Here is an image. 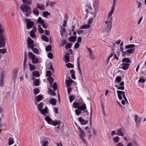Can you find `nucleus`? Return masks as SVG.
<instances>
[{"instance_id": "nucleus-45", "label": "nucleus", "mask_w": 146, "mask_h": 146, "mask_svg": "<svg viewBox=\"0 0 146 146\" xmlns=\"http://www.w3.org/2000/svg\"><path fill=\"white\" fill-rule=\"evenodd\" d=\"M48 142L46 140H44L42 142V146H47L48 145Z\"/></svg>"}, {"instance_id": "nucleus-44", "label": "nucleus", "mask_w": 146, "mask_h": 146, "mask_svg": "<svg viewBox=\"0 0 146 146\" xmlns=\"http://www.w3.org/2000/svg\"><path fill=\"white\" fill-rule=\"evenodd\" d=\"M42 15L45 17H47L48 15H50V14L47 11H44L42 13Z\"/></svg>"}, {"instance_id": "nucleus-37", "label": "nucleus", "mask_w": 146, "mask_h": 146, "mask_svg": "<svg viewBox=\"0 0 146 146\" xmlns=\"http://www.w3.org/2000/svg\"><path fill=\"white\" fill-rule=\"evenodd\" d=\"M33 12L35 15L36 16H38L39 13L38 10L36 8H34L33 10Z\"/></svg>"}, {"instance_id": "nucleus-20", "label": "nucleus", "mask_w": 146, "mask_h": 146, "mask_svg": "<svg viewBox=\"0 0 146 146\" xmlns=\"http://www.w3.org/2000/svg\"><path fill=\"white\" fill-rule=\"evenodd\" d=\"M4 32V29L1 27L0 28V37H5V35L3 34Z\"/></svg>"}, {"instance_id": "nucleus-22", "label": "nucleus", "mask_w": 146, "mask_h": 146, "mask_svg": "<svg viewBox=\"0 0 146 146\" xmlns=\"http://www.w3.org/2000/svg\"><path fill=\"white\" fill-rule=\"evenodd\" d=\"M77 38V36H71L70 38H69V40L71 42H75Z\"/></svg>"}, {"instance_id": "nucleus-64", "label": "nucleus", "mask_w": 146, "mask_h": 146, "mask_svg": "<svg viewBox=\"0 0 146 146\" xmlns=\"http://www.w3.org/2000/svg\"><path fill=\"white\" fill-rule=\"evenodd\" d=\"M115 146H125L121 142H119L116 144Z\"/></svg>"}, {"instance_id": "nucleus-5", "label": "nucleus", "mask_w": 146, "mask_h": 146, "mask_svg": "<svg viewBox=\"0 0 146 146\" xmlns=\"http://www.w3.org/2000/svg\"><path fill=\"white\" fill-rule=\"evenodd\" d=\"M29 58L32 60V63L34 64H36L38 62V59L35 57L36 56L32 52H29L28 53Z\"/></svg>"}, {"instance_id": "nucleus-23", "label": "nucleus", "mask_w": 146, "mask_h": 146, "mask_svg": "<svg viewBox=\"0 0 146 146\" xmlns=\"http://www.w3.org/2000/svg\"><path fill=\"white\" fill-rule=\"evenodd\" d=\"M65 62L66 63L70 61L69 53H67L65 55Z\"/></svg>"}, {"instance_id": "nucleus-10", "label": "nucleus", "mask_w": 146, "mask_h": 146, "mask_svg": "<svg viewBox=\"0 0 146 146\" xmlns=\"http://www.w3.org/2000/svg\"><path fill=\"white\" fill-rule=\"evenodd\" d=\"M67 79L66 80L65 83L66 86L68 87H70L72 83L74 82L70 77L66 78Z\"/></svg>"}, {"instance_id": "nucleus-36", "label": "nucleus", "mask_w": 146, "mask_h": 146, "mask_svg": "<svg viewBox=\"0 0 146 146\" xmlns=\"http://www.w3.org/2000/svg\"><path fill=\"white\" fill-rule=\"evenodd\" d=\"M38 30L40 34H42L44 33V31L40 25H38Z\"/></svg>"}, {"instance_id": "nucleus-58", "label": "nucleus", "mask_w": 146, "mask_h": 146, "mask_svg": "<svg viewBox=\"0 0 146 146\" xmlns=\"http://www.w3.org/2000/svg\"><path fill=\"white\" fill-rule=\"evenodd\" d=\"M75 111L77 115H79L81 113V110H76Z\"/></svg>"}, {"instance_id": "nucleus-40", "label": "nucleus", "mask_w": 146, "mask_h": 146, "mask_svg": "<svg viewBox=\"0 0 146 146\" xmlns=\"http://www.w3.org/2000/svg\"><path fill=\"white\" fill-rule=\"evenodd\" d=\"M86 133L88 134V137L89 138H91L92 136L91 132L90 131L89 129L87 131H86Z\"/></svg>"}, {"instance_id": "nucleus-35", "label": "nucleus", "mask_w": 146, "mask_h": 146, "mask_svg": "<svg viewBox=\"0 0 146 146\" xmlns=\"http://www.w3.org/2000/svg\"><path fill=\"white\" fill-rule=\"evenodd\" d=\"M37 7L40 9L42 10L44 9V6L42 5H40L39 4H36Z\"/></svg>"}, {"instance_id": "nucleus-49", "label": "nucleus", "mask_w": 146, "mask_h": 146, "mask_svg": "<svg viewBox=\"0 0 146 146\" xmlns=\"http://www.w3.org/2000/svg\"><path fill=\"white\" fill-rule=\"evenodd\" d=\"M65 20H64L63 21V26L64 27H65L66 26L67 22V18L66 17H65Z\"/></svg>"}, {"instance_id": "nucleus-39", "label": "nucleus", "mask_w": 146, "mask_h": 146, "mask_svg": "<svg viewBox=\"0 0 146 146\" xmlns=\"http://www.w3.org/2000/svg\"><path fill=\"white\" fill-rule=\"evenodd\" d=\"M35 33V32H33V31H31L30 33V36L32 38H34L35 37L36 35Z\"/></svg>"}, {"instance_id": "nucleus-11", "label": "nucleus", "mask_w": 146, "mask_h": 146, "mask_svg": "<svg viewBox=\"0 0 146 146\" xmlns=\"http://www.w3.org/2000/svg\"><path fill=\"white\" fill-rule=\"evenodd\" d=\"M27 44L28 47L30 48H32L33 47H34L33 41L29 37L28 38Z\"/></svg>"}, {"instance_id": "nucleus-59", "label": "nucleus", "mask_w": 146, "mask_h": 146, "mask_svg": "<svg viewBox=\"0 0 146 146\" xmlns=\"http://www.w3.org/2000/svg\"><path fill=\"white\" fill-rule=\"evenodd\" d=\"M137 8L138 9H139L141 6L142 5V3L139 1H137Z\"/></svg>"}, {"instance_id": "nucleus-38", "label": "nucleus", "mask_w": 146, "mask_h": 146, "mask_svg": "<svg viewBox=\"0 0 146 146\" xmlns=\"http://www.w3.org/2000/svg\"><path fill=\"white\" fill-rule=\"evenodd\" d=\"M145 79L144 77L143 76H141L138 82H140L144 83L145 82Z\"/></svg>"}, {"instance_id": "nucleus-21", "label": "nucleus", "mask_w": 146, "mask_h": 146, "mask_svg": "<svg viewBox=\"0 0 146 146\" xmlns=\"http://www.w3.org/2000/svg\"><path fill=\"white\" fill-rule=\"evenodd\" d=\"M91 27V25L88 24V25H84L80 26V28L82 29H88L90 28Z\"/></svg>"}, {"instance_id": "nucleus-28", "label": "nucleus", "mask_w": 146, "mask_h": 146, "mask_svg": "<svg viewBox=\"0 0 146 146\" xmlns=\"http://www.w3.org/2000/svg\"><path fill=\"white\" fill-rule=\"evenodd\" d=\"M33 75L34 77H39V74L38 72L37 71H34L32 72Z\"/></svg>"}, {"instance_id": "nucleus-19", "label": "nucleus", "mask_w": 146, "mask_h": 146, "mask_svg": "<svg viewBox=\"0 0 146 146\" xmlns=\"http://www.w3.org/2000/svg\"><path fill=\"white\" fill-rule=\"evenodd\" d=\"M48 108L47 107L45 108L43 110H42L40 112V113L42 115H43L44 116H46V113H47L48 111Z\"/></svg>"}, {"instance_id": "nucleus-6", "label": "nucleus", "mask_w": 146, "mask_h": 146, "mask_svg": "<svg viewBox=\"0 0 146 146\" xmlns=\"http://www.w3.org/2000/svg\"><path fill=\"white\" fill-rule=\"evenodd\" d=\"M80 105V104L79 103L74 102L73 104V107L75 108H78V110H81V111L84 110L86 109V107L85 104L81 106H79Z\"/></svg>"}, {"instance_id": "nucleus-24", "label": "nucleus", "mask_w": 146, "mask_h": 146, "mask_svg": "<svg viewBox=\"0 0 146 146\" xmlns=\"http://www.w3.org/2000/svg\"><path fill=\"white\" fill-rule=\"evenodd\" d=\"M56 100L54 98H51L49 101V103L53 105H55L56 104Z\"/></svg>"}, {"instance_id": "nucleus-47", "label": "nucleus", "mask_w": 146, "mask_h": 146, "mask_svg": "<svg viewBox=\"0 0 146 146\" xmlns=\"http://www.w3.org/2000/svg\"><path fill=\"white\" fill-rule=\"evenodd\" d=\"M115 87L117 88V89L119 90H123L124 89V86H119L118 85H115Z\"/></svg>"}, {"instance_id": "nucleus-15", "label": "nucleus", "mask_w": 146, "mask_h": 146, "mask_svg": "<svg viewBox=\"0 0 146 146\" xmlns=\"http://www.w3.org/2000/svg\"><path fill=\"white\" fill-rule=\"evenodd\" d=\"M141 118L139 117L137 115H135V120L137 126H138L139 125L141 122Z\"/></svg>"}, {"instance_id": "nucleus-57", "label": "nucleus", "mask_w": 146, "mask_h": 146, "mask_svg": "<svg viewBox=\"0 0 146 146\" xmlns=\"http://www.w3.org/2000/svg\"><path fill=\"white\" fill-rule=\"evenodd\" d=\"M48 57L50 59H52L53 58V56L52 53L51 52H49L48 54Z\"/></svg>"}, {"instance_id": "nucleus-4", "label": "nucleus", "mask_w": 146, "mask_h": 146, "mask_svg": "<svg viewBox=\"0 0 146 146\" xmlns=\"http://www.w3.org/2000/svg\"><path fill=\"white\" fill-rule=\"evenodd\" d=\"M78 128L80 132L79 136L80 139L84 143L86 144V140L85 138L86 136L85 132L80 127H79Z\"/></svg>"}, {"instance_id": "nucleus-17", "label": "nucleus", "mask_w": 146, "mask_h": 146, "mask_svg": "<svg viewBox=\"0 0 146 146\" xmlns=\"http://www.w3.org/2000/svg\"><path fill=\"white\" fill-rule=\"evenodd\" d=\"M116 135L119 136L123 137L124 134L123 133L122 129L121 128H120L118 129L117 131Z\"/></svg>"}, {"instance_id": "nucleus-61", "label": "nucleus", "mask_w": 146, "mask_h": 146, "mask_svg": "<svg viewBox=\"0 0 146 146\" xmlns=\"http://www.w3.org/2000/svg\"><path fill=\"white\" fill-rule=\"evenodd\" d=\"M49 92L53 96H55V92L50 89H49Z\"/></svg>"}, {"instance_id": "nucleus-1", "label": "nucleus", "mask_w": 146, "mask_h": 146, "mask_svg": "<svg viewBox=\"0 0 146 146\" xmlns=\"http://www.w3.org/2000/svg\"><path fill=\"white\" fill-rule=\"evenodd\" d=\"M123 45V42H121L120 45V50L122 53V56H130L131 54H134L135 48V45L134 44H128L125 47L126 50L123 49L122 47Z\"/></svg>"}, {"instance_id": "nucleus-62", "label": "nucleus", "mask_w": 146, "mask_h": 146, "mask_svg": "<svg viewBox=\"0 0 146 146\" xmlns=\"http://www.w3.org/2000/svg\"><path fill=\"white\" fill-rule=\"evenodd\" d=\"M108 18V23L111 24H112V17H111L110 18Z\"/></svg>"}, {"instance_id": "nucleus-34", "label": "nucleus", "mask_w": 146, "mask_h": 146, "mask_svg": "<svg viewBox=\"0 0 146 146\" xmlns=\"http://www.w3.org/2000/svg\"><path fill=\"white\" fill-rule=\"evenodd\" d=\"M48 80L50 84H52L54 81L53 78L52 77H49L48 78Z\"/></svg>"}, {"instance_id": "nucleus-9", "label": "nucleus", "mask_w": 146, "mask_h": 146, "mask_svg": "<svg viewBox=\"0 0 146 146\" xmlns=\"http://www.w3.org/2000/svg\"><path fill=\"white\" fill-rule=\"evenodd\" d=\"M25 21L26 23L27 27L28 29L32 28L34 25V23L31 21L30 19H26Z\"/></svg>"}, {"instance_id": "nucleus-48", "label": "nucleus", "mask_w": 146, "mask_h": 146, "mask_svg": "<svg viewBox=\"0 0 146 146\" xmlns=\"http://www.w3.org/2000/svg\"><path fill=\"white\" fill-rule=\"evenodd\" d=\"M31 49L34 53L37 54H38L39 51L36 48H34L33 47V48Z\"/></svg>"}, {"instance_id": "nucleus-31", "label": "nucleus", "mask_w": 146, "mask_h": 146, "mask_svg": "<svg viewBox=\"0 0 146 146\" xmlns=\"http://www.w3.org/2000/svg\"><path fill=\"white\" fill-rule=\"evenodd\" d=\"M113 140L115 143H118L119 140V138L118 136H116L114 137L113 138Z\"/></svg>"}, {"instance_id": "nucleus-55", "label": "nucleus", "mask_w": 146, "mask_h": 146, "mask_svg": "<svg viewBox=\"0 0 146 146\" xmlns=\"http://www.w3.org/2000/svg\"><path fill=\"white\" fill-rule=\"evenodd\" d=\"M52 87H53L54 90V91H56L57 89V86L56 85V83L55 82H54V84L52 86Z\"/></svg>"}, {"instance_id": "nucleus-42", "label": "nucleus", "mask_w": 146, "mask_h": 146, "mask_svg": "<svg viewBox=\"0 0 146 146\" xmlns=\"http://www.w3.org/2000/svg\"><path fill=\"white\" fill-rule=\"evenodd\" d=\"M46 50L47 52L49 51H51V46L50 45H48L47 46H46Z\"/></svg>"}, {"instance_id": "nucleus-8", "label": "nucleus", "mask_w": 146, "mask_h": 146, "mask_svg": "<svg viewBox=\"0 0 146 146\" xmlns=\"http://www.w3.org/2000/svg\"><path fill=\"white\" fill-rule=\"evenodd\" d=\"M37 23L42 25V27L44 29H46L47 27V23H46L44 20L40 17H38V19Z\"/></svg>"}, {"instance_id": "nucleus-46", "label": "nucleus", "mask_w": 146, "mask_h": 146, "mask_svg": "<svg viewBox=\"0 0 146 146\" xmlns=\"http://www.w3.org/2000/svg\"><path fill=\"white\" fill-rule=\"evenodd\" d=\"M114 9H111L110 11L109 12L108 15V18H110L113 13Z\"/></svg>"}, {"instance_id": "nucleus-16", "label": "nucleus", "mask_w": 146, "mask_h": 146, "mask_svg": "<svg viewBox=\"0 0 146 146\" xmlns=\"http://www.w3.org/2000/svg\"><path fill=\"white\" fill-rule=\"evenodd\" d=\"M79 121L80 122L82 125H84L88 123V120H85L83 119L82 117H80L78 118Z\"/></svg>"}, {"instance_id": "nucleus-32", "label": "nucleus", "mask_w": 146, "mask_h": 146, "mask_svg": "<svg viewBox=\"0 0 146 146\" xmlns=\"http://www.w3.org/2000/svg\"><path fill=\"white\" fill-rule=\"evenodd\" d=\"M29 68L31 71L34 70L35 69V66L29 63Z\"/></svg>"}, {"instance_id": "nucleus-50", "label": "nucleus", "mask_w": 146, "mask_h": 146, "mask_svg": "<svg viewBox=\"0 0 146 146\" xmlns=\"http://www.w3.org/2000/svg\"><path fill=\"white\" fill-rule=\"evenodd\" d=\"M121 77L120 76H118L116 78L115 81L117 83H119L121 82Z\"/></svg>"}, {"instance_id": "nucleus-18", "label": "nucleus", "mask_w": 146, "mask_h": 146, "mask_svg": "<svg viewBox=\"0 0 146 146\" xmlns=\"http://www.w3.org/2000/svg\"><path fill=\"white\" fill-rule=\"evenodd\" d=\"M122 62L123 63H125L127 64L129 63H131V60L128 58H123L122 60Z\"/></svg>"}, {"instance_id": "nucleus-63", "label": "nucleus", "mask_w": 146, "mask_h": 146, "mask_svg": "<svg viewBox=\"0 0 146 146\" xmlns=\"http://www.w3.org/2000/svg\"><path fill=\"white\" fill-rule=\"evenodd\" d=\"M79 43L78 42H76L75 44L74 47L75 49L78 48L79 46Z\"/></svg>"}, {"instance_id": "nucleus-56", "label": "nucleus", "mask_w": 146, "mask_h": 146, "mask_svg": "<svg viewBox=\"0 0 146 146\" xmlns=\"http://www.w3.org/2000/svg\"><path fill=\"white\" fill-rule=\"evenodd\" d=\"M52 75L51 72L49 70L47 71L46 76L47 77H51L50 76Z\"/></svg>"}, {"instance_id": "nucleus-33", "label": "nucleus", "mask_w": 146, "mask_h": 146, "mask_svg": "<svg viewBox=\"0 0 146 146\" xmlns=\"http://www.w3.org/2000/svg\"><path fill=\"white\" fill-rule=\"evenodd\" d=\"M43 98V97L42 96L40 95H38L37 96V98H36V100L38 102L42 100Z\"/></svg>"}, {"instance_id": "nucleus-14", "label": "nucleus", "mask_w": 146, "mask_h": 146, "mask_svg": "<svg viewBox=\"0 0 146 146\" xmlns=\"http://www.w3.org/2000/svg\"><path fill=\"white\" fill-rule=\"evenodd\" d=\"M121 67L124 70L128 69L130 66V64L125 63H123L120 65Z\"/></svg>"}, {"instance_id": "nucleus-2", "label": "nucleus", "mask_w": 146, "mask_h": 146, "mask_svg": "<svg viewBox=\"0 0 146 146\" xmlns=\"http://www.w3.org/2000/svg\"><path fill=\"white\" fill-rule=\"evenodd\" d=\"M21 0L23 3H26V4H23L20 7V8L23 13H26V16L28 17L29 16L32 12L31 10L30 7L28 5L31 4L32 1L31 0Z\"/></svg>"}, {"instance_id": "nucleus-54", "label": "nucleus", "mask_w": 146, "mask_h": 146, "mask_svg": "<svg viewBox=\"0 0 146 146\" xmlns=\"http://www.w3.org/2000/svg\"><path fill=\"white\" fill-rule=\"evenodd\" d=\"M7 52V50L5 49H0V53L4 54L6 53Z\"/></svg>"}, {"instance_id": "nucleus-29", "label": "nucleus", "mask_w": 146, "mask_h": 146, "mask_svg": "<svg viewBox=\"0 0 146 146\" xmlns=\"http://www.w3.org/2000/svg\"><path fill=\"white\" fill-rule=\"evenodd\" d=\"M69 98L70 102L71 103L75 99V97L73 95L70 94L69 96Z\"/></svg>"}, {"instance_id": "nucleus-51", "label": "nucleus", "mask_w": 146, "mask_h": 146, "mask_svg": "<svg viewBox=\"0 0 146 146\" xmlns=\"http://www.w3.org/2000/svg\"><path fill=\"white\" fill-rule=\"evenodd\" d=\"M33 92L36 95L39 93V90L38 88H36L33 90Z\"/></svg>"}, {"instance_id": "nucleus-27", "label": "nucleus", "mask_w": 146, "mask_h": 146, "mask_svg": "<svg viewBox=\"0 0 146 146\" xmlns=\"http://www.w3.org/2000/svg\"><path fill=\"white\" fill-rule=\"evenodd\" d=\"M92 109H93V108L91 106V112H90V127H92Z\"/></svg>"}, {"instance_id": "nucleus-41", "label": "nucleus", "mask_w": 146, "mask_h": 146, "mask_svg": "<svg viewBox=\"0 0 146 146\" xmlns=\"http://www.w3.org/2000/svg\"><path fill=\"white\" fill-rule=\"evenodd\" d=\"M92 9L91 7L90 6L86 5V7L85 11L87 13L89 12L88 10H91Z\"/></svg>"}, {"instance_id": "nucleus-25", "label": "nucleus", "mask_w": 146, "mask_h": 146, "mask_svg": "<svg viewBox=\"0 0 146 146\" xmlns=\"http://www.w3.org/2000/svg\"><path fill=\"white\" fill-rule=\"evenodd\" d=\"M43 105V103L42 102H40L38 104L37 106V109L39 111L42 109Z\"/></svg>"}, {"instance_id": "nucleus-53", "label": "nucleus", "mask_w": 146, "mask_h": 146, "mask_svg": "<svg viewBox=\"0 0 146 146\" xmlns=\"http://www.w3.org/2000/svg\"><path fill=\"white\" fill-rule=\"evenodd\" d=\"M72 43H68L66 44L65 46V48L66 49H67L69 48H70L71 47V46L72 45Z\"/></svg>"}, {"instance_id": "nucleus-13", "label": "nucleus", "mask_w": 146, "mask_h": 146, "mask_svg": "<svg viewBox=\"0 0 146 146\" xmlns=\"http://www.w3.org/2000/svg\"><path fill=\"white\" fill-rule=\"evenodd\" d=\"M6 43V38L5 37H0V48L4 47Z\"/></svg>"}, {"instance_id": "nucleus-7", "label": "nucleus", "mask_w": 146, "mask_h": 146, "mask_svg": "<svg viewBox=\"0 0 146 146\" xmlns=\"http://www.w3.org/2000/svg\"><path fill=\"white\" fill-rule=\"evenodd\" d=\"M105 23L104 30L107 33H109L111 31L112 24L108 23V21H105Z\"/></svg>"}, {"instance_id": "nucleus-12", "label": "nucleus", "mask_w": 146, "mask_h": 146, "mask_svg": "<svg viewBox=\"0 0 146 146\" xmlns=\"http://www.w3.org/2000/svg\"><path fill=\"white\" fill-rule=\"evenodd\" d=\"M117 92L118 98L120 100H122V96L123 97L124 95H125V92L118 90H117Z\"/></svg>"}, {"instance_id": "nucleus-30", "label": "nucleus", "mask_w": 146, "mask_h": 146, "mask_svg": "<svg viewBox=\"0 0 146 146\" xmlns=\"http://www.w3.org/2000/svg\"><path fill=\"white\" fill-rule=\"evenodd\" d=\"M41 37L42 39L44 41L46 42H48L49 41L48 38L44 35H42Z\"/></svg>"}, {"instance_id": "nucleus-52", "label": "nucleus", "mask_w": 146, "mask_h": 146, "mask_svg": "<svg viewBox=\"0 0 146 146\" xmlns=\"http://www.w3.org/2000/svg\"><path fill=\"white\" fill-rule=\"evenodd\" d=\"M66 66L68 68H73L74 67L73 65L70 63L68 64H66Z\"/></svg>"}, {"instance_id": "nucleus-43", "label": "nucleus", "mask_w": 146, "mask_h": 146, "mask_svg": "<svg viewBox=\"0 0 146 146\" xmlns=\"http://www.w3.org/2000/svg\"><path fill=\"white\" fill-rule=\"evenodd\" d=\"M34 85L35 86H38L39 85V80L37 79L34 81L33 82Z\"/></svg>"}, {"instance_id": "nucleus-3", "label": "nucleus", "mask_w": 146, "mask_h": 146, "mask_svg": "<svg viewBox=\"0 0 146 146\" xmlns=\"http://www.w3.org/2000/svg\"><path fill=\"white\" fill-rule=\"evenodd\" d=\"M44 119L48 124L52 125L54 126H56L58 125H59L60 124V121L56 120L53 121L50 117L48 116H47L44 117Z\"/></svg>"}, {"instance_id": "nucleus-60", "label": "nucleus", "mask_w": 146, "mask_h": 146, "mask_svg": "<svg viewBox=\"0 0 146 146\" xmlns=\"http://www.w3.org/2000/svg\"><path fill=\"white\" fill-rule=\"evenodd\" d=\"M27 62V59L25 57L24 58V63H23V68L24 70L25 69V64H26Z\"/></svg>"}, {"instance_id": "nucleus-26", "label": "nucleus", "mask_w": 146, "mask_h": 146, "mask_svg": "<svg viewBox=\"0 0 146 146\" xmlns=\"http://www.w3.org/2000/svg\"><path fill=\"white\" fill-rule=\"evenodd\" d=\"M14 142V139L12 137H10L9 139V145H10L13 144Z\"/></svg>"}]
</instances>
